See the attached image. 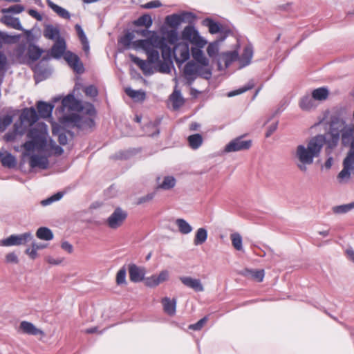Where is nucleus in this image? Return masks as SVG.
<instances>
[{
    "instance_id": "f257e3e1",
    "label": "nucleus",
    "mask_w": 354,
    "mask_h": 354,
    "mask_svg": "<svg viewBox=\"0 0 354 354\" xmlns=\"http://www.w3.org/2000/svg\"><path fill=\"white\" fill-rule=\"evenodd\" d=\"M120 44L127 48H133L136 50H142L147 56V60L130 54L129 57L142 70L145 75H151L154 73L153 64L159 61V48L164 47V38L160 37L155 32L147 30L129 32L120 40Z\"/></svg>"
},
{
    "instance_id": "f03ea898",
    "label": "nucleus",
    "mask_w": 354,
    "mask_h": 354,
    "mask_svg": "<svg viewBox=\"0 0 354 354\" xmlns=\"http://www.w3.org/2000/svg\"><path fill=\"white\" fill-rule=\"evenodd\" d=\"M326 138L323 135L315 136L306 142L298 145L293 152V158L297 168L303 172L308 169L315 158L321 153Z\"/></svg>"
},
{
    "instance_id": "7ed1b4c3",
    "label": "nucleus",
    "mask_w": 354,
    "mask_h": 354,
    "mask_svg": "<svg viewBox=\"0 0 354 354\" xmlns=\"http://www.w3.org/2000/svg\"><path fill=\"white\" fill-rule=\"evenodd\" d=\"M85 109L88 115L81 116L80 113H72L63 115L61 121L67 126L77 127L82 130L90 129L94 126V121L91 118L94 113V107L86 104Z\"/></svg>"
},
{
    "instance_id": "20e7f679",
    "label": "nucleus",
    "mask_w": 354,
    "mask_h": 354,
    "mask_svg": "<svg viewBox=\"0 0 354 354\" xmlns=\"http://www.w3.org/2000/svg\"><path fill=\"white\" fill-rule=\"evenodd\" d=\"M42 50L34 44L28 45L26 48L24 46H19L15 52L16 56L21 63L29 64L37 60L41 55Z\"/></svg>"
},
{
    "instance_id": "39448f33",
    "label": "nucleus",
    "mask_w": 354,
    "mask_h": 354,
    "mask_svg": "<svg viewBox=\"0 0 354 354\" xmlns=\"http://www.w3.org/2000/svg\"><path fill=\"white\" fill-rule=\"evenodd\" d=\"M181 37L183 40L189 41L193 46L204 48L207 44V41L193 26L185 27L181 32Z\"/></svg>"
},
{
    "instance_id": "423d86ee",
    "label": "nucleus",
    "mask_w": 354,
    "mask_h": 354,
    "mask_svg": "<svg viewBox=\"0 0 354 354\" xmlns=\"http://www.w3.org/2000/svg\"><path fill=\"white\" fill-rule=\"evenodd\" d=\"M352 172H354V151H348L343 161V169L337 175L339 182L340 183H347Z\"/></svg>"
},
{
    "instance_id": "0eeeda50",
    "label": "nucleus",
    "mask_w": 354,
    "mask_h": 354,
    "mask_svg": "<svg viewBox=\"0 0 354 354\" xmlns=\"http://www.w3.org/2000/svg\"><path fill=\"white\" fill-rule=\"evenodd\" d=\"M127 216L128 214L127 211L121 207H117L107 218L105 223L109 228L116 230L123 225Z\"/></svg>"
},
{
    "instance_id": "6e6552de",
    "label": "nucleus",
    "mask_w": 354,
    "mask_h": 354,
    "mask_svg": "<svg viewBox=\"0 0 354 354\" xmlns=\"http://www.w3.org/2000/svg\"><path fill=\"white\" fill-rule=\"evenodd\" d=\"M162 52V57L164 59L163 62L159 61L156 63V67L154 68L155 71H158L161 73H169L171 72V62L169 61L171 56V48L164 42V47L159 48Z\"/></svg>"
},
{
    "instance_id": "1a4fd4ad",
    "label": "nucleus",
    "mask_w": 354,
    "mask_h": 354,
    "mask_svg": "<svg viewBox=\"0 0 354 354\" xmlns=\"http://www.w3.org/2000/svg\"><path fill=\"white\" fill-rule=\"evenodd\" d=\"M33 239L31 232H25L21 234H12L8 238L1 241V245L3 246L21 245H25Z\"/></svg>"
},
{
    "instance_id": "9d476101",
    "label": "nucleus",
    "mask_w": 354,
    "mask_h": 354,
    "mask_svg": "<svg viewBox=\"0 0 354 354\" xmlns=\"http://www.w3.org/2000/svg\"><path fill=\"white\" fill-rule=\"evenodd\" d=\"M190 50L186 42H179L174 47L173 53L178 65L182 64L189 59Z\"/></svg>"
},
{
    "instance_id": "9b49d317",
    "label": "nucleus",
    "mask_w": 354,
    "mask_h": 354,
    "mask_svg": "<svg viewBox=\"0 0 354 354\" xmlns=\"http://www.w3.org/2000/svg\"><path fill=\"white\" fill-rule=\"evenodd\" d=\"M252 146L251 140H243L242 136L232 140L224 148L225 153L236 152L249 149Z\"/></svg>"
},
{
    "instance_id": "f8f14e48",
    "label": "nucleus",
    "mask_w": 354,
    "mask_h": 354,
    "mask_svg": "<svg viewBox=\"0 0 354 354\" xmlns=\"http://www.w3.org/2000/svg\"><path fill=\"white\" fill-rule=\"evenodd\" d=\"M170 273L167 270H161L158 274H153L149 277L145 278V286L150 288H155L160 284L166 282L169 280Z\"/></svg>"
},
{
    "instance_id": "ddd939ff",
    "label": "nucleus",
    "mask_w": 354,
    "mask_h": 354,
    "mask_svg": "<svg viewBox=\"0 0 354 354\" xmlns=\"http://www.w3.org/2000/svg\"><path fill=\"white\" fill-rule=\"evenodd\" d=\"M62 109L64 111H82L86 109V104L84 106L81 101L77 100L73 95L69 94L62 100Z\"/></svg>"
},
{
    "instance_id": "4468645a",
    "label": "nucleus",
    "mask_w": 354,
    "mask_h": 354,
    "mask_svg": "<svg viewBox=\"0 0 354 354\" xmlns=\"http://www.w3.org/2000/svg\"><path fill=\"white\" fill-rule=\"evenodd\" d=\"M342 142L345 146H350L349 151H354V124L344 127L342 130Z\"/></svg>"
},
{
    "instance_id": "2eb2a0df",
    "label": "nucleus",
    "mask_w": 354,
    "mask_h": 354,
    "mask_svg": "<svg viewBox=\"0 0 354 354\" xmlns=\"http://www.w3.org/2000/svg\"><path fill=\"white\" fill-rule=\"evenodd\" d=\"M64 59L66 61L68 64L77 73H82L84 72L83 64L80 60L77 55L72 53L70 51L64 53Z\"/></svg>"
},
{
    "instance_id": "dca6fc26",
    "label": "nucleus",
    "mask_w": 354,
    "mask_h": 354,
    "mask_svg": "<svg viewBox=\"0 0 354 354\" xmlns=\"http://www.w3.org/2000/svg\"><path fill=\"white\" fill-rule=\"evenodd\" d=\"M26 155L29 157V165L31 168L39 167L44 169L48 167V160L46 156L39 154L30 155L29 153H26Z\"/></svg>"
},
{
    "instance_id": "f3484780",
    "label": "nucleus",
    "mask_w": 354,
    "mask_h": 354,
    "mask_svg": "<svg viewBox=\"0 0 354 354\" xmlns=\"http://www.w3.org/2000/svg\"><path fill=\"white\" fill-rule=\"evenodd\" d=\"M129 273L130 280L133 282L137 283L145 281V275L146 273L145 268L143 267L137 266L135 264L129 266Z\"/></svg>"
},
{
    "instance_id": "a211bd4d",
    "label": "nucleus",
    "mask_w": 354,
    "mask_h": 354,
    "mask_svg": "<svg viewBox=\"0 0 354 354\" xmlns=\"http://www.w3.org/2000/svg\"><path fill=\"white\" fill-rule=\"evenodd\" d=\"M180 281L187 287L193 289L196 292H203L204 287L198 279H194L191 277H180Z\"/></svg>"
},
{
    "instance_id": "6ab92c4d",
    "label": "nucleus",
    "mask_w": 354,
    "mask_h": 354,
    "mask_svg": "<svg viewBox=\"0 0 354 354\" xmlns=\"http://www.w3.org/2000/svg\"><path fill=\"white\" fill-rule=\"evenodd\" d=\"M19 330L23 333L30 335H44V333L39 328H37L32 323L22 321L19 325Z\"/></svg>"
},
{
    "instance_id": "aec40b11",
    "label": "nucleus",
    "mask_w": 354,
    "mask_h": 354,
    "mask_svg": "<svg viewBox=\"0 0 354 354\" xmlns=\"http://www.w3.org/2000/svg\"><path fill=\"white\" fill-rule=\"evenodd\" d=\"M241 274L249 279H252L257 282H261L263 280L265 272L263 270L245 268L241 272Z\"/></svg>"
},
{
    "instance_id": "412c9836",
    "label": "nucleus",
    "mask_w": 354,
    "mask_h": 354,
    "mask_svg": "<svg viewBox=\"0 0 354 354\" xmlns=\"http://www.w3.org/2000/svg\"><path fill=\"white\" fill-rule=\"evenodd\" d=\"M238 53L236 50L231 52H226L220 54L218 60V68L221 69V64L223 62L225 67H227L232 62L238 58Z\"/></svg>"
},
{
    "instance_id": "4be33fe9",
    "label": "nucleus",
    "mask_w": 354,
    "mask_h": 354,
    "mask_svg": "<svg viewBox=\"0 0 354 354\" xmlns=\"http://www.w3.org/2000/svg\"><path fill=\"white\" fill-rule=\"evenodd\" d=\"M200 70L199 66L194 62H188L184 68V75L185 77L189 80H194Z\"/></svg>"
},
{
    "instance_id": "5701e85b",
    "label": "nucleus",
    "mask_w": 354,
    "mask_h": 354,
    "mask_svg": "<svg viewBox=\"0 0 354 354\" xmlns=\"http://www.w3.org/2000/svg\"><path fill=\"white\" fill-rule=\"evenodd\" d=\"M203 48L196 46H192L191 48V53L194 59L200 64L201 66H207L209 65V59L205 56Z\"/></svg>"
},
{
    "instance_id": "b1692460",
    "label": "nucleus",
    "mask_w": 354,
    "mask_h": 354,
    "mask_svg": "<svg viewBox=\"0 0 354 354\" xmlns=\"http://www.w3.org/2000/svg\"><path fill=\"white\" fill-rule=\"evenodd\" d=\"M317 104L315 102L313 96L305 95L302 97L299 101V108L304 111H310L315 109Z\"/></svg>"
},
{
    "instance_id": "393cba45",
    "label": "nucleus",
    "mask_w": 354,
    "mask_h": 354,
    "mask_svg": "<svg viewBox=\"0 0 354 354\" xmlns=\"http://www.w3.org/2000/svg\"><path fill=\"white\" fill-rule=\"evenodd\" d=\"M20 118L23 123L32 125L37 120V114L34 109H28L23 111Z\"/></svg>"
},
{
    "instance_id": "a878e982",
    "label": "nucleus",
    "mask_w": 354,
    "mask_h": 354,
    "mask_svg": "<svg viewBox=\"0 0 354 354\" xmlns=\"http://www.w3.org/2000/svg\"><path fill=\"white\" fill-rule=\"evenodd\" d=\"M66 50V43L64 39H58L51 48V55L53 57L59 58L64 55Z\"/></svg>"
},
{
    "instance_id": "bb28decb",
    "label": "nucleus",
    "mask_w": 354,
    "mask_h": 354,
    "mask_svg": "<svg viewBox=\"0 0 354 354\" xmlns=\"http://www.w3.org/2000/svg\"><path fill=\"white\" fill-rule=\"evenodd\" d=\"M164 311L169 315H174L176 313V299H171L169 297H164L162 299Z\"/></svg>"
},
{
    "instance_id": "cd10ccee",
    "label": "nucleus",
    "mask_w": 354,
    "mask_h": 354,
    "mask_svg": "<svg viewBox=\"0 0 354 354\" xmlns=\"http://www.w3.org/2000/svg\"><path fill=\"white\" fill-rule=\"evenodd\" d=\"M324 136L326 138V142L324 143V145H326L325 152L327 156H329L332 153L333 149L337 146L339 140V136L338 135L332 134Z\"/></svg>"
},
{
    "instance_id": "c85d7f7f",
    "label": "nucleus",
    "mask_w": 354,
    "mask_h": 354,
    "mask_svg": "<svg viewBox=\"0 0 354 354\" xmlns=\"http://www.w3.org/2000/svg\"><path fill=\"white\" fill-rule=\"evenodd\" d=\"M44 35L46 38L51 40L62 39L59 37V30L58 27L53 25H47L44 30Z\"/></svg>"
},
{
    "instance_id": "c756f323",
    "label": "nucleus",
    "mask_w": 354,
    "mask_h": 354,
    "mask_svg": "<svg viewBox=\"0 0 354 354\" xmlns=\"http://www.w3.org/2000/svg\"><path fill=\"white\" fill-rule=\"evenodd\" d=\"M178 232L182 234H188L193 230L192 225L183 218H177L174 222Z\"/></svg>"
},
{
    "instance_id": "7c9ffc66",
    "label": "nucleus",
    "mask_w": 354,
    "mask_h": 354,
    "mask_svg": "<svg viewBox=\"0 0 354 354\" xmlns=\"http://www.w3.org/2000/svg\"><path fill=\"white\" fill-rule=\"evenodd\" d=\"M47 247V245L43 243H38L36 242H32L31 244V247L27 248L25 250V253L31 259H35L38 257L37 251L39 250H42Z\"/></svg>"
},
{
    "instance_id": "2f4dec72",
    "label": "nucleus",
    "mask_w": 354,
    "mask_h": 354,
    "mask_svg": "<svg viewBox=\"0 0 354 354\" xmlns=\"http://www.w3.org/2000/svg\"><path fill=\"white\" fill-rule=\"evenodd\" d=\"M53 106L43 102H40L37 104V109L39 115L41 118H46L51 115Z\"/></svg>"
},
{
    "instance_id": "473e14b6",
    "label": "nucleus",
    "mask_w": 354,
    "mask_h": 354,
    "mask_svg": "<svg viewBox=\"0 0 354 354\" xmlns=\"http://www.w3.org/2000/svg\"><path fill=\"white\" fill-rule=\"evenodd\" d=\"M0 159L2 165L5 167L12 168L16 165L15 158L8 152H1Z\"/></svg>"
},
{
    "instance_id": "72a5a7b5",
    "label": "nucleus",
    "mask_w": 354,
    "mask_h": 354,
    "mask_svg": "<svg viewBox=\"0 0 354 354\" xmlns=\"http://www.w3.org/2000/svg\"><path fill=\"white\" fill-rule=\"evenodd\" d=\"M46 2H47V5L48 6V7L50 8L59 17H61L64 19H68L71 17L70 13L66 9L54 3L50 0H46Z\"/></svg>"
},
{
    "instance_id": "f704fd0d",
    "label": "nucleus",
    "mask_w": 354,
    "mask_h": 354,
    "mask_svg": "<svg viewBox=\"0 0 354 354\" xmlns=\"http://www.w3.org/2000/svg\"><path fill=\"white\" fill-rule=\"evenodd\" d=\"M36 236L38 239L44 241H50L54 237L51 230L46 227H41L38 228L36 232Z\"/></svg>"
},
{
    "instance_id": "c9c22d12",
    "label": "nucleus",
    "mask_w": 354,
    "mask_h": 354,
    "mask_svg": "<svg viewBox=\"0 0 354 354\" xmlns=\"http://www.w3.org/2000/svg\"><path fill=\"white\" fill-rule=\"evenodd\" d=\"M207 239V231L204 227L198 228L195 234L194 239V244L199 245L204 243Z\"/></svg>"
},
{
    "instance_id": "e433bc0d",
    "label": "nucleus",
    "mask_w": 354,
    "mask_h": 354,
    "mask_svg": "<svg viewBox=\"0 0 354 354\" xmlns=\"http://www.w3.org/2000/svg\"><path fill=\"white\" fill-rule=\"evenodd\" d=\"M75 28L77 31V35L81 41V43L82 44L83 50L86 53H88V50H89V44H88V41L86 38V36L83 29L82 28L81 26H80L78 24L75 25Z\"/></svg>"
},
{
    "instance_id": "4c0bfd02",
    "label": "nucleus",
    "mask_w": 354,
    "mask_h": 354,
    "mask_svg": "<svg viewBox=\"0 0 354 354\" xmlns=\"http://www.w3.org/2000/svg\"><path fill=\"white\" fill-rule=\"evenodd\" d=\"M230 240L233 248L237 251L243 250V239L239 232H233L230 234Z\"/></svg>"
},
{
    "instance_id": "58836bf2",
    "label": "nucleus",
    "mask_w": 354,
    "mask_h": 354,
    "mask_svg": "<svg viewBox=\"0 0 354 354\" xmlns=\"http://www.w3.org/2000/svg\"><path fill=\"white\" fill-rule=\"evenodd\" d=\"M253 56V50L252 47L246 46L244 48L243 53L241 56L240 62L242 66L248 65Z\"/></svg>"
},
{
    "instance_id": "ea45409f",
    "label": "nucleus",
    "mask_w": 354,
    "mask_h": 354,
    "mask_svg": "<svg viewBox=\"0 0 354 354\" xmlns=\"http://www.w3.org/2000/svg\"><path fill=\"white\" fill-rule=\"evenodd\" d=\"M329 92L327 88L322 87L313 91L312 96L313 99L318 101H323L327 99Z\"/></svg>"
},
{
    "instance_id": "a19ab883",
    "label": "nucleus",
    "mask_w": 354,
    "mask_h": 354,
    "mask_svg": "<svg viewBox=\"0 0 354 354\" xmlns=\"http://www.w3.org/2000/svg\"><path fill=\"white\" fill-rule=\"evenodd\" d=\"M203 24L207 26L211 34H216L221 31V26L219 24L214 21L211 19L207 18L203 21Z\"/></svg>"
},
{
    "instance_id": "79ce46f5",
    "label": "nucleus",
    "mask_w": 354,
    "mask_h": 354,
    "mask_svg": "<svg viewBox=\"0 0 354 354\" xmlns=\"http://www.w3.org/2000/svg\"><path fill=\"white\" fill-rule=\"evenodd\" d=\"M3 22L8 26L19 30H24L21 22L18 18L6 16L3 18Z\"/></svg>"
},
{
    "instance_id": "37998d69",
    "label": "nucleus",
    "mask_w": 354,
    "mask_h": 354,
    "mask_svg": "<svg viewBox=\"0 0 354 354\" xmlns=\"http://www.w3.org/2000/svg\"><path fill=\"white\" fill-rule=\"evenodd\" d=\"M170 100L172 102V106L174 109H178L184 103V100L180 93V91L174 90L173 93L170 96Z\"/></svg>"
},
{
    "instance_id": "c03bdc74",
    "label": "nucleus",
    "mask_w": 354,
    "mask_h": 354,
    "mask_svg": "<svg viewBox=\"0 0 354 354\" xmlns=\"http://www.w3.org/2000/svg\"><path fill=\"white\" fill-rule=\"evenodd\" d=\"M187 140L190 147L193 149L199 148L203 143V138L198 133L189 136Z\"/></svg>"
},
{
    "instance_id": "a18cd8bd",
    "label": "nucleus",
    "mask_w": 354,
    "mask_h": 354,
    "mask_svg": "<svg viewBox=\"0 0 354 354\" xmlns=\"http://www.w3.org/2000/svg\"><path fill=\"white\" fill-rule=\"evenodd\" d=\"M165 22L169 26L174 28H178L182 24L179 14L168 15L165 18Z\"/></svg>"
},
{
    "instance_id": "49530a36",
    "label": "nucleus",
    "mask_w": 354,
    "mask_h": 354,
    "mask_svg": "<svg viewBox=\"0 0 354 354\" xmlns=\"http://www.w3.org/2000/svg\"><path fill=\"white\" fill-rule=\"evenodd\" d=\"M353 209H354V201L348 204L334 206L332 210L334 214H346Z\"/></svg>"
},
{
    "instance_id": "de8ad7c7",
    "label": "nucleus",
    "mask_w": 354,
    "mask_h": 354,
    "mask_svg": "<svg viewBox=\"0 0 354 354\" xmlns=\"http://www.w3.org/2000/svg\"><path fill=\"white\" fill-rule=\"evenodd\" d=\"M127 95L135 100H144L145 98V93L142 90H133L131 88L125 89Z\"/></svg>"
},
{
    "instance_id": "09e8293b",
    "label": "nucleus",
    "mask_w": 354,
    "mask_h": 354,
    "mask_svg": "<svg viewBox=\"0 0 354 354\" xmlns=\"http://www.w3.org/2000/svg\"><path fill=\"white\" fill-rule=\"evenodd\" d=\"M176 185V179L172 176H165L163 181L158 186V189L168 190L173 188Z\"/></svg>"
},
{
    "instance_id": "8fccbe9b",
    "label": "nucleus",
    "mask_w": 354,
    "mask_h": 354,
    "mask_svg": "<svg viewBox=\"0 0 354 354\" xmlns=\"http://www.w3.org/2000/svg\"><path fill=\"white\" fill-rule=\"evenodd\" d=\"M219 41L216 40L209 44L207 48V53L210 57H216L219 51Z\"/></svg>"
},
{
    "instance_id": "3c124183",
    "label": "nucleus",
    "mask_w": 354,
    "mask_h": 354,
    "mask_svg": "<svg viewBox=\"0 0 354 354\" xmlns=\"http://www.w3.org/2000/svg\"><path fill=\"white\" fill-rule=\"evenodd\" d=\"M135 24L136 26H145L148 28L152 25V19L149 15H144L135 21Z\"/></svg>"
},
{
    "instance_id": "603ef678",
    "label": "nucleus",
    "mask_w": 354,
    "mask_h": 354,
    "mask_svg": "<svg viewBox=\"0 0 354 354\" xmlns=\"http://www.w3.org/2000/svg\"><path fill=\"white\" fill-rule=\"evenodd\" d=\"M182 23H193L196 19V15L191 12H182L179 13Z\"/></svg>"
},
{
    "instance_id": "864d4df0",
    "label": "nucleus",
    "mask_w": 354,
    "mask_h": 354,
    "mask_svg": "<svg viewBox=\"0 0 354 354\" xmlns=\"http://www.w3.org/2000/svg\"><path fill=\"white\" fill-rule=\"evenodd\" d=\"M127 271L124 268H122L118 270L116 274V283L118 285L126 284Z\"/></svg>"
},
{
    "instance_id": "5fc2aeb1",
    "label": "nucleus",
    "mask_w": 354,
    "mask_h": 354,
    "mask_svg": "<svg viewBox=\"0 0 354 354\" xmlns=\"http://www.w3.org/2000/svg\"><path fill=\"white\" fill-rule=\"evenodd\" d=\"M5 262L8 264H18L19 262L18 255L14 252L6 254Z\"/></svg>"
},
{
    "instance_id": "6e6d98bb",
    "label": "nucleus",
    "mask_w": 354,
    "mask_h": 354,
    "mask_svg": "<svg viewBox=\"0 0 354 354\" xmlns=\"http://www.w3.org/2000/svg\"><path fill=\"white\" fill-rule=\"evenodd\" d=\"M254 87V84L253 83H248V85L241 88H239V89H236V90H234L233 91H231L230 93H228L227 94V96L228 97H233V96H235L236 95H239V94H241L251 88H252Z\"/></svg>"
},
{
    "instance_id": "4d7b16f0",
    "label": "nucleus",
    "mask_w": 354,
    "mask_h": 354,
    "mask_svg": "<svg viewBox=\"0 0 354 354\" xmlns=\"http://www.w3.org/2000/svg\"><path fill=\"white\" fill-rule=\"evenodd\" d=\"M24 10V6H22L21 5H19V4H17V5H14L12 6H10V7H9L8 8L3 9L2 12L3 13L13 12V13L19 14V13L23 12Z\"/></svg>"
},
{
    "instance_id": "13d9d810",
    "label": "nucleus",
    "mask_w": 354,
    "mask_h": 354,
    "mask_svg": "<svg viewBox=\"0 0 354 354\" xmlns=\"http://www.w3.org/2000/svg\"><path fill=\"white\" fill-rule=\"evenodd\" d=\"M207 322V317H205L197 322L196 324L189 326V328L194 330H201Z\"/></svg>"
},
{
    "instance_id": "bf43d9fd",
    "label": "nucleus",
    "mask_w": 354,
    "mask_h": 354,
    "mask_svg": "<svg viewBox=\"0 0 354 354\" xmlns=\"http://www.w3.org/2000/svg\"><path fill=\"white\" fill-rule=\"evenodd\" d=\"M45 261L50 265L57 266L63 262L64 258H55L52 256H46L45 257Z\"/></svg>"
},
{
    "instance_id": "052dcab7",
    "label": "nucleus",
    "mask_w": 354,
    "mask_h": 354,
    "mask_svg": "<svg viewBox=\"0 0 354 354\" xmlns=\"http://www.w3.org/2000/svg\"><path fill=\"white\" fill-rule=\"evenodd\" d=\"M167 37L168 39V41L173 44L176 43L178 40V32L176 30H171L167 32Z\"/></svg>"
},
{
    "instance_id": "680f3d73",
    "label": "nucleus",
    "mask_w": 354,
    "mask_h": 354,
    "mask_svg": "<svg viewBox=\"0 0 354 354\" xmlns=\"http://www.w3.org/2000/svg\"><path fill=\"white\" fill-rule=\"evenodd\" d=\"M35 145L33 142L28 141V142H25L24 145V148L25 149V150L26 151L24 153V156H28L27 155H26V153H29L30 155H32L31 153V151H33L35 150Z\"/></svg>"
},
{
    "instance_id": "e2e57ef3",
    "label": "nucleus",
    "mask_w": 354,
    "mask_h": 354,
    "mask_svg": "<svg viewBox=\"0 0 354 354\" xmlns=\"http://www.w3.org/2000/svg\"><path fill=\"white\" fill-rule=\"evenodd\" d=\"M162 6L161 2L159 0H153L151 1H149L145 5L142 6L144 8L146 9H152L156 8H159Z\"/></svg>"
},
{
    "instance_id": "0e129e2a",
    "label": "nucleus",
    "mask_w": 354,
    "mask_h": 354,
    "mask_svg": "<svg viewBox=\"0 0 354 354\" xmlns=\"http://www.w3.org/2000/svg\"><path fill=\"white\" fill-rule=\"evenodd\" d=\"M84 92L87 96L90 97H95L97 95V90L94 86H87Z\"/></svg>"
},
{
    "instance_id": "69168bd1",
    "label": "nucleus",
    "mask_w": 354,
    "mask_h": 354,
    "mask_svg": "<svg viewBox=\"0 0 354 354\" xmlns=\"http://www.w3.org/2000/svg\"><path fill=\"white\" fill-rule=\"evenodd\" d=\"M154 196H155V193L147 194V195H145V196H144L142 197H140L138 199V204H141V203H147V202L151 201V200H153Z\"/></svg>"
},
{
    "instance_id": "338daca9",
    "label": "nucleus",
    "mask_w": 354,
    "mask_h": 354,
    "mask_svg": "<svg viewBox=\"0 0 354 354\" xmlns=\"http://www.w3.org/2000/svg\"><path fill=\"white\" fill-rule=\"evenodd\" d=\"M61 248L69 254L73 252V245L68 241H63L61 244Z\"/></svg>"
},
{
    "instance_id": "774afa93",
    "label": "nucleus",
    "mask_w": 354,
    "mask_h": 354,
    "mask_svg": "<svg viewBox=\"0 0 354 354\" xmlns=\"http://www.w3.org/2000/svg\"><path fill=\"white\" fill-rule=\"evenodd\" d=\"M346 258L354 263V250L351 247H348L345 250Z\"/></svg>"
}]
</instances>
